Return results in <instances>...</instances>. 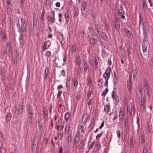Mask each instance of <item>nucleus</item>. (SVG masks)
Here are the masks:
<instances>
[{
    "label": "nucleus",
    "instance_id": "nucleus-20",
    "mask_svg": "<svg viewBox=\"0 0 153 153\" xmlns=\"http://www.w3.org/2000/svg\"><path fill=\"white\" fill-rule=\"evenodd\" d=\"M1 36L3 41L6 40L7 35L4 30L1 31Z\"/></svg>",
    "mask_w": 153,
    "mask_h": 153
},
{
    "label": "nucleus",
    "instance_id": "nucleus-13",
    "mask_svg": "<svg viewBox=\"0 0 153 153\" xmlns=\"http://www.w3.org/2000/svg\"><path fill=\"white\" fill-rule=\"evenodd\" d=\"M101 36L102 38L104 40L106 41H109V39L106 33L104 32H102L101 33Z\"/></svg>",
    "mask_w": 153,
    "mask_h": 153
},
{
    "label": "nucleus",
    "instance_id": "nucleus-44",
    "mask_svg": "<svg viewBox=\"0 0 153 153\" xmlns=\"http://www.w3.org/2000/svg\"><path fill=\"white\" fill-rule=\"evenodd\" d=\"M140 110L142 112H144L145 109V104H141Z\"/></svg>",
    "mask_w": 153,
    "mask_h": 153
},
{
    "label": "nucleus",
    "instance_id": "nucleus-12",
    "mask_svg": "<svg viewBox=\"0 0 153 153\" xmlns=\"http://www.w3.org/2000/svg\"><path fill=\"white\" fill-rule=\"evenodd\" d=\"M111 96L113 99H114L117 102H118L119 101V98L118 95H116L115 91H113L111 93Z\"/></svg>",
    "mask_w": 153,
    "mask_h": 153
},
{
    "label": "nucleus",
    "instance_id": "nucleus-58",
    "mask_svg": "<svg viewBox=\"0 0 153 153\" xmlns=\"http://www.w3.org/2000/svg\"><path fill=\"white\" fill-rule=\"evenodd\" d=\"M104 28L106 31H108V25L106 24V22H105V23Z\"/></svg>",
    "mask_w": 153,
    "mask_h": 153
},
{
    "label": "nucleus",
    "instance_id": "nucleus-51",
    "mask_svg": "<svg viewBox=\"0 0 153 153\" xmlns=\"http://www.w3.org/2000/svg\"><path fill=\"white\" fill-rule=\"evenodd\" d=\"M84 35V31L83 30H82L80 31V36L82 39L83 38V36Z\"/></svg>",
    "mask_w": 153,
    "mask_h": 153
},
{
    "label": "nucleus",
    "instance_id": "nucleus-61",
    "mask_svg": "<svg viewBox=\"0 0 153 153\" xmlns=\"http://www.w3.org/2000/svg\"><path fill=\"white\" fill-rule=\"evenodd\" d=\"M47 6H50L51 4V2L49 0H46L45 2Z\"/></svg>",
    "mask_w": 153,
    "mask_h": 153
},
{
    "label": "nucleus",
    "instance_id": "nucleus-60",
    "mask_svg": "<svg viewBox=\"0 0 153 153\" xmlns=\"http://www.w3.org/2000/svg\"><path fill=\"white\" fill-rule=\"evenodd\" d=\"M6 48L8 49L11 48L10 44L8 42L7 43L6 45Z\"/></svg>",
    "mask_w": 153,
    "mask_h": 153
},
{
    "label": "nucleus",
    "instance_id": "nucleus-62",
    "mask_svg": "<svg viewBox=\"0 0 153 153\" xmlns=\"http://www.w3.org/2000/svg\"><path fill=\"white\" fill-rule=\"evenodd\" d=\"M8 52L9 53V56H11L12 53L11 48L8 49Z\"/></svg>",
    "mask_w": 153,
    "mask_h": 153
},
{
    "label": "nucleus",
    "instance_id": "nucleus-2",
    "mask_svg": "<svg viewBox=\"0 0 153 153\" xmlns=\"http://www.w3.org/2000/svg\"><path fill=\"white\" fill-rule=\"evenodd\" d=\"M16 26L18 32L19 33L24 32L26 30L27 27V23L25 19L21 18V25L19 23L16 24Z\"/></svg>",
    "mask_w": 153,
    "mask_h": 153
},
{
    "label": "nucleus",
    "instance_id": "nucleus-39",
    "mask_svg": "<svg viewBox=\"0 0 153 153\" xmlns=\"http://www.w3.org/2000/svg\"><path fill=\"white\" fill-rule=\"evenodd\" d=\"M76 47L74 45H72L71 48V52L72 53H75L76 52Z\"/></svg>",
    "mask_w": 153,
    "mask_h": 153
},
{
    "label": "nucleus",
    "instance_id": "nucleus-23",
    "mask_svg": "<svg viewBox=\"0 0 153 153\" xmlns=\"http://www.w3.org/2000/svg\"><path fill=\"white\" fill-rule=\"evenodd\" d=\"M106 105L104 106V111L105 112H106L107 114H108L109 110H110V108L108 105Z\"/></svg>",
    "mask_w": 153,
    "mask_h": 153
},
{
    "label": "nucleus",
    "instance_id": "nucleus-29",
    "mask_svg": "<svg viewBox=\"0 0 153 153\" xmlns=\"http://www.w3.org/2000/svg\"><path fill=\"white\" fill-rule=\"evenodd\" d=\"M101 55L102 57L104 58L108 56V54L104 50H102L101 51Z\"/></svg>",
    "mask_w": 153,
    "mask_h": 153
},
{
    "label": "nucleus",
    "instance_id": "nucleus-26",
    "mask_svg": "<svg viewBox=\"0 0 153 153\" xmlns=\"http://www.w3.org/2000/svg\"><path fill=\"white\" fill-rule=\"evenodd\" d=\"M143 9L144 10H146L147 9V6L146 4V0H143Z\"/></svg>",
    "mask_w": 153,
    "mask_h": 153
},
{
    "label": "nucleus",
    "instance_id": "nucleus-32",
    "mask_svg": "<svg viewBox=\"0 0 153 153\" xmlns=\"http://www.w3.org/2000/svg\"><path fill=\"white\" fill-rule=\"evenodd\" d=\"M51 53L50 51H47L45 53V56L47 58V59H48L51 55Z\"/></svg>",
    "mask_w": 153,
    "mask_h": 153
},
{
    "label": "nucleus",
    "instance_id": "nucleus-9",
    "mask_svg": "<svg viewBox=\"0 0 153 153\" xmlns=\"http://www.w3.org/2000/svg\"><path fill=\"white\" fill-rule=\"evenodd\" d=\"M30 77V73L29 68H27V74L25 80V85L27 86L29 83V79Z\"/></svg>",
    "mask_w": 153,
    "mask_h": 153
},
{
    "label": "nucleus",
    "instance_id": "nucleus-59",
    "mask_svg": "<svg viewBox=\"0 0 153 153\" xmlns=\"http://www.w3.org/2000/svg\"><path fill=\"white\" fill-rule=\"evenodd\" d=\"M145 97H143L141 100V104H145Z\"/></svg>",
    "mask_w": 153,
    "mask_h": 153
},
{
    "label": "nucleus",
    "instance_id": "nucleus-38",
    "mask_svg": "<svg viewBox=\"0 0 153 153\" xmlns=\"http://www.w3.org/2000/svg\"><path fill=\"white\" fill-rule=\"evenodd\" d=\"M146 89L147 90V94L148 96V98L149 99L151 96L150 94H151V90L150 88H147Z\"/></svg>",
    "mask_w": 153,
    "mask_h": 153
},
{
    "label": "nucleus",
    "instance_id": "nucleus-50",
    "mask_svg": "<svg viewBox=\"0 0 153 153\" xmlns=\"http://www.w3.org/2000/svg\"><path fill=\"white\" fill-rule=\"evenodd\" d=\"M58 137L59 138L61 139L63 136V132H57Z\"/></svg>",
    "mask_w": 153,
    "mask_h": 153
},
{
    "label": "nucleus",
    "instance_id": "nucleus-19",
    "mask_svg": "<svg viewBox=\"0 0 153 153\" xmlns=\"http://www.w3.org/2000/svg\"><path fill=\"white\" fill-rule=\"evenodd\" d=\"M134 143L133 137L131 136L130 138V146L131 149L132 150L134 148Z\"/></svg>",
    "mask_w": 153,
    "mask_h": 153
},
{
    "label": "nucleus",
    "instance_id": "nucleus-15",
    "mask_svg": "<svg viewBox=\"0 0 153 153\" xmlns=\"http://www.w3.org/2000/svg\"><path fill=\"white\" fill-rule=\"evenodd\" d=\"M95 119L94 118L92 119L91 122V123L89 126H88V128H90V129L89 130V131H90L92 130L94 126H95Z\"/></svg>",
    "mask_w": 153,
    "mask_h": 153
},
{
    "label": "nucleus",
    "instance_id": "nucleus-36",
    "mask_svg": "<svg viewBox=\"0 0 153 153\" xmlns=\"http://www.w3.org/2000/svg\"><path fill=\"white\" fill-rule=\"evenodd\" d=\"M47 42H45L43 46L42 50L44 51H45L46 50L48 49Z\"/></svg>",
    "mask_w": 153,
    "mask_h": 153
},
{
    "label": "nucleus",
    "instance_id": "nucleus-64",
    "mask_svg": "<svg viewBox=\"0 0 153 153\" xmlns=\"http://www.w3.org/2000/svg\"><path fill=\"white\" fill-rule=\"evenodd\" d=\"M102 132H101L100 134L97 135L96 136V139L97 140L99 139L100 137L102 136Z\"/></svg>",
    "mask_w": 153,
    "mask_h": 153
},
{
    "label": "nucleus",
    "instance_id": "nucleus-7",
    "mask_svg": "<svg viewBox=\"0 0 153 153\" xmlns=\"http://www.w3.org/2000/svg\"><path fill=\"white\" fill-rule=\"evenodd\" d=\"M148 47V44L147 42L145 39H143V43L142 44V48L143 52L144 55L146 56L147 53V49Z\"/></svg>",
    "mask_w": 153,
    "mask_h": 153
},
{
    "label": "nucleus",
    "instance_id": "nucleus-40",
    "mask_svg": "<svg viewBox=\"0 0 153 153\" xmlns=\"http://www.w3.org/2000/svg\"><path fill=\"white\" fill-rule=\"evenodd\" d=\"M118 14L120 16H121V14H124L125 11L124 10L121 9H119L118 10Z\"/></svg>",
    "mask_w": 153,
    "mask_h": 153
},
{
    "label": "nucleus",
    "instance_id": "nucleus-47",
    "mask_svg": "<svg viewBox=\"0 0 153 153\" xmlns=\"http://www.w3.org/2000/svg\"><path fill=\"white\" fill-rule=\"evenodd\" d=\"M143 85L145 87H146V89L147 88H149L148 86L147 81L146 80H144V81Z\"/></svg>",
    "mask_w": 153,
    "mask_h": 153
},
{
    "label": "nucleus",
    "instance_id": "nucleus-8",
    "mask_svg": "<svg viewBox=\"0 0 153 153\" xmlns=\"http://www.w3.org/2000/svg\"><path fill=\"white\" fill-rule=\"evenodd\" d=\"M74 141L72 143V148L73 149L76 148L77 147V142L79 140V136L77 135V134L74 137Z\"/></svg>",
    "mask_w": 153,
    "mask_h": 153
},
{
    "label": "nucleus",
    "instance_id": "nucleus-52",
    "mask_svg": "<svg viewBox=\"0 0 153 153\" xmlns=\"http://www.w3.org/2000/svg\"><path fill=\"white\" fill-rule=\"evenodd\" d=\"M138 92L140 94H138V99H140L142 96V90H138Z\"/></svg>",
    "mask_w": 153,
    "mask_h": 153
},
{
    "label": "nucleus",
    "instance_id": "nucleus-42",
    "mask_svg": "<svg viewBox=\"0 0 153 153\" xmlns=\"http://www.w3.org/2000/svg\"><path fill=\"white\" fill-rule=\"evenodd\" d=\"M73 83L74 86L76 87L78 85V81L75 78L73 79Z\"/></svg>",
    "mask_w": 153,
    "mask_h": 153
},
{
    "label": "nucleus",
    "instance_id": "nucleus-53",
    "mask_svg": "<svg viewBox=\"0 0 153 153\" xmlns=\"http://www.w3.org/2000/svg\"><path fill=\"white\" fill-rule=\"evenodd\" d=\"M63 61L64 62H65L66 61V59L67 58V56L66 54L65 53H64L63 54Z\"/></svg>",
    "mask_w": 153,
    "mask_h": 153
},
{
    "label": "nucleus",
    "instance_id": "nucleus-46",
    "mask_svg": "<svg viewBox=\"0 0 153 153\" xmlns=\"http://www.w3.org/2000/svg\"><path fill=\"white\" fill-rule=\"evenodd\" d=\"M6 118L7 121H10L11 118V114L9 113H8L6 115Z\"/></svg>",
    "mask_w": 153,
    "mask_h": 153
},
{
    "label": "nucleus",
    "instance_id": "nucleus-48",
    "mask_svg": "<svg viewBox=\"0 0 153 153\" xmlns=\"http://www.w3.org/2000/svg\"><path fill=\"white\" fill-rule=\"evenodd\" d=\"M78 13L77 12V11L76 10H75L74 11L73 15V16L74 18H76L78 15Z\"/></svg>",
    "mask_w": 153,
    "mask_h": 153
},
{
    "label": "nucleus",
    "instance_id": "nucleus-28",
    "mask_svg": "<svg viewBox=\"0 0 153 153\" xmlns=\"http://www.w3.org/2000/svg\"><path fill=\"white\" fill-rule=\"evenodd\" d=\"M125 32L127 35L131 37H133V35L131 34V32L130 30H128L126 28H125Z\"/></svg>",
    "mask_w": 153,
    "mask_h": 153
},
{
    "label": "nucleus",
    "instance_id": "nucleus-25",
    "mask_svg": "<svg viewBox=\"0 0 153 153\" xmlns=\"http://www.w3.org/2000/svg\"><path fill=\"white\" fill-rule=\"evenodd\" d=\"M98 85L101 88L103 86V83L104 82L103 80L102 79L99 78L98 79Z\"/></svg>",
    "mask_w": 153,
    "mask_h": 153
},
{
    "label": "nucleus",
    "instance_id": "nucleus-24",
    "mask_svg": "<svg viewBox=\"0 0 153 153\" xmlns=\"http://www.w3.org/2000/svg\"><path fill=\"white\" fill-rule=\"evenodd\" d=\"M64 16L65 17L66 22L67 23L70 20V16L68 12H65L64 13Z\"/></svg>",
    "mask_w": 153,
    "mask_h": 153
},
{
    "label": "nucleus",
    "instance_id": "nucleus-27",
    "mask_svg": "<svg viewBox=\"0 0 153 153\" xmlns=\"http://www.w3.org/2000/svg\"><path fill=\"white\" fill-rule=\"evenodd\" d=\"M90 43L93 46L96 44V40L93 37H91L90 38Z\"/></svg>",
    "mask_w": 153,
    "mask_h": 153
},
{
    "label": "nucleus",
    "instance_id": "nucleus-56",
    "mask_svg": "<svg viewBox=\"0 0 153 153\" xmlns=\"http://www.w3.org/2000/svg\"><path fill=\"white\" fill-rule=\"evenodd\" d=\"M116 133L117 134V136L120 139V130H117L116 131Z\"/></svg>",
    "mask_w": 153,
    "mask_h": 153
},
{
    "label": "nucleus",
    "instance_id": "nucleus-14",
    "mask_svg": "<svg viewBox=\"0 0 153 153\" xmlns=\"http://www.w3.org/2000/svg\"><path fill=\"white\" fill-rule=\"evenodd\" d=\"M49 68L48 67H46L44 70V79L46 80L48 77V75L49 73Z\"/></svg>",
    "mask_w": 153,
    "mask_h": 153
},
{
    "label": "nucleus",
    "instance_id": "nucleus-55",
    "mask_svg": "<svg viewBox=\"0 0 153 153\" xmlns=\"http://www.w3.org/2000/svg\"><path fill=\"white\" fill-rule=\"evenodd\" d=\"M23 105H21V106L20 108H19L18 109V111L19 112H20L21 113H22L23 112Z\"/></svg>",
    "mask_w": 153,
    "mask_h": 153
},
{
    "label": "nucleus",
    "instance_id": "nucleus-33",
    "mask_svg": "<svg viewBox=\"0 0 153 153\" xmlns=\"http://www.w3.org/2000/svg\"><path fill=\"white\" fill-rule=\"evenodd\" d=\"M0 75L1 76V78L2 79L5 78V74L3 71V70L2 68L0 69Z\"/></svg>",
    "mask_w": 153,
    "mask_h": 153
},
{
    "label": "nucleus",
    "instance_id": "nucleus-3",
    "mask_svg": "<svg viewBox=\"0 0 153 153\" xmlns=\"http://www.w3.org/2000/svg\"><path fill=\"white\" fill-rule=\"evenodd\" d=\"M125 110L124 108L121 107L120 109L119 117V123L122 124L123 122V119L125 116Z\"/></svg>",
    "mask_w": 153,
    "mask_h": 153
},
{
    "label": "nucleus",
    "instance_id": "nucleus-11",
    "mask_svg": "<svg viewBox=\"0 0 153 153\" xmlns=\"http://www.w3.org/2000/svg\"><path fill=\"white\" fill-rule=\"evenodd\" d=\"M114 26L117 30H118L120 28V22L117 19H115L114 22Z\"/></svg>",
    "mask_w": 153,
    "mask_h": 153
},
{
    "label": "nucleus",
    "instance_id": "nucleus-18",
    "mask_svg": "<svg viewBox=\"0 0 153 153\" xmlns=\"http://www.w3.org/2000/svg\"><path fill=\"white\" fill-rule=\"evenodd\" d=\"M143 34L144 37H145L147 33V31H146V27L145 25V22H143Z\"/></svg>",
    "mask_w": 153,
    "mask_h": 153
},
{
    "label": "nucleus",
    "instance_id": "nucleus-6",
    "mask_svg": "<svg viewBox=\"0 0 153 153\" xmlns=\"http://www.w3.org/2000/svg\"><path fill=\"white\" fill-rule=\"evenodd\" d=\"M51 16H48L46 18L48 21L52 24H53L55 21V11L51 10L50 12Z\"/></svg>",
    "mask_w": 153,
    "mask_h": 153
},
{
    "label": "nucleus",
    "instance_id": "nucleus-54",
    "mask_svg": "<svg viewBox=\"0 0 153 153\" xmlns=\"http://www.w3.org/2000/svg\"><path fill=\"white\" fill-rule=\"evenodd\" d=\"M132 112H133V115H134L135 113L134 108L133 106H131V113H132Z\"/></svg>",
    "mask_w": 153,
    "mask_h": 153
},
{
    "label": "nucleus",
    "instance_id": "nucleus-41",
    "mask_svg": "<svg viewBox=\"0 0 153 153\" xmlns=\"http://www.w3.org/2000/svg\"><path fill=\"white\" fill-rule=\"evenodd\" d=\"M44 11H42V13L41 16L40 17V21L41 23H43L44 21Z\"/></svg>",
    "mask_w": 153,
    "mask_h": 153
},
{
    "label": "nucleus",
    "instance_id": "nucleus-34",
    "mask_svg": "<svg viewBox=\"0 0 153 153\" xmlns=\"http://www.w3.org/2000/svg\"><path fill=\"white\" fill-rule=\"evenodd\" d=\"M70 124H67L65 128V133H68L70 130Z\"/></svg>",
    "mask_w": 153,
    "mask_h": 153
},
{
    "label": "nucleus",
    "instance_id": "nucleus-4",
    "mask_svg": "<svg viewBox=\"0 0 153 153\" xmlns=\"http://www.w3.org/2000/svg\"><path fill=\"white\" fill-rule=\"evenodd\" d=\"M141 136V143L142 145H144V146L143 148V153H148V148L145 145L144 140L145 137L144 136V134L143 133H140Z\"/></svg>",
    "mask_w": 153,
    "mask_h": 153
},
{
    "label": "nucleus",
    "instance_id": "nucleus-49",
    "mask_svg": "<svg viewBox=\"0 0 153 153\" xmlns=\"http://www.w3.org/2000/svg\"><path fill=\"white\" fill-rule=\"evenodd\" d=\"M58 16L59 17V21L60 24H61L62 22V15L61 13H59L58 14Z\"/></svg>",
    "mask_w": 153,
    "mask_h": 153
},
{
    "label": "nucleus",
    "instance_id": "nucleus-57",
    "mask_svg": "<svg viewBox=\"0 0 153 153\" xmlns=\"http://www.w3.org/2000/svg\"><path fill=\"white\" fill-rule=\"evenodd\" d=\"M11 7V5H7L6 7V9L7 11V13L8 12H10V7Z\"/></svg>",
    "mask_w": 153,
    "mask_h": 153
},
{
    "label": "nucleus",
    "instance_id": "nucleus-21",
    "mask_svg": "<svg viewBox=\"0 0 153 153\" xmlns=\"http://www.w3.org/2000/svg\"><path fill=\"white\" fill-rule=\"evenodd\" d=\"M70 114L68 112L65 113L64 115V120L65 121L68 122L71 117Z\"/></svg>",
    "mask_w": 153,
    "mask_h": 153
},
{
    "label": "nucleus",
    "instance_id": "nucleus-45",
    "mask_svg": "<svg viewBox=\"0 0 153 153\" xmlns=\"http://www.w3.org/2000/svg\"><path fill=\"white\" fill-rule=\"evenodd\" d=\"M124 126L126 127H127L128 126V119H125L124 120Z\"/></svg>",
    "mask_w": 153,
    "mask_h": 153
},
{
    "label": "nucleus",
    "instance_id": "nucleus-1",
    "mask_svg": "<svg viewBox=\"0 0 153 153\" xmlns=\"http://www.w3.org/2000/svg\"><path fill=\"white\" fill-rule=\"evenodd\" d=\"M111 71V68L110 67H108L106 69L105 73L103 74V78L105 79L104 85L105 87H107L105 90L102 92V95L104 97H105L108 91V80L110 76Z\"/></svg>",
    "mask_w": 153,
    "mask_h": 153
},
{
    "label": "nucleus",
    "instance_id": "nucleus-37",
    "mask_svg": "<svg viewBox=\"0 0 153 153\" xmlns=\"http://www.w3.org/2000/svg\"><path fill=\"white\" fill-rule=\"evenodd\" d=\"M72 140L71 133H68L67 137V141L69 143L71 142Z\"/></svg>",
    "mask_w": 153,
    "mask_h": 153
},
{
    "label": "nucleus",
    "instance_id": "nucleus-35",
    "mask_svg": "<svg viewBox=\"0 0 153 153\" xmlns=\"http://www.w3.org/2000/svg\"><path fill=\"white\" fill-rule=\"evenodd\" d=\"M127 88L129 93L131 92L132 88L131 83L127 82Z\"/></svg>",
    "mask_w": 153,
    "mask_h": 153
},
{
    "label": "nucleus",
    "instance_id": "nucleus-22",
    "mask_svg": "<svg viewBox=\"0 0 153 153\" xmlns=\"http://www.w3.org/2000/svg\"><path fill=\"white\" fill-rule=\"evenodd\" d=\"M20 33V35L19 37V41L20 43V46H21V47H22V45L23 44V42L22 41V39L23 37V33Z\"/></svg>",
    "mask_w": 153,
    "mask_h": 153
},
{
    "label": "nucleus",
    "instance_id": "nucleus-63",
    "mask_svg": "<svg viewBox=\"0 0 153 153\" xmlns=\"http://www.w3.org/2000/svg\"><path fill=\"white\" fill-rule=\"evenodd\" d=\"M85 142L84 140H81L80 142V144L82 146H85Z\"/></svg>",
    "mask_w": 153,
    "mask_h": 153
},
{
    "label": "nucleus",
    "instance_id": "nucleus-5",
    "mask_svg": "<svg viewBox=\"0 0 153 153\" xmlns=\"http://www.w3.org/2000/svg\"><path fill=\"white\" fill-rule=\"evenodd\" d=\"M94 27L95 30L97 31V33L94 32L93 30L91 27H89L88 28V29L89 31L91 32V34L93 36H97V38L99 37L100 38V35H99L98 36V34L99 33V25H98L95 24L94 25Z\"/></svg>",
    "mask_w": 153,
    "mask_h": 153
},
{
    "label": "nucleus",
    "instance_id": "nucleus-43",
    "mask_svg": "<svg viewBox=\"0 0 153 153\" xmlns=\"http://www.w3.org/2000/svg\"><path fill=\"white\" fill-rule=\"evenodd\" d=\"M61 76H62L65 77V72L64 70L63 69L61 71V74L59 76V77L61 76Z\"/></svg>",
    "mask_w": 153,
    "mask_h": 153
},
{
    "label": "nucleus",
    "instance_id": "nucleus-10",
    "mask_svg": "<svg viewBox=\"0 0 153 153\" xmlns=\"http://www.w3.org/2000/svg\"><path fill=\"white\" fill-rule=\"evenodd\" d=\"M37 18L36 14L34 13L33 15V29L37 28Z\"/></svg>",
    "mask_w": 153,
    "mask_h": 153
},
{
    "label": "nucleus",
    "instance_id": "nucleus-31",
    "mask_svg": "<svg viewBox=\"0 0 153 153\" xmlns=\"http://www.w3.org/2000/svg\"><path fill=\"white\" fill-rule=\"evenodd\" d=\"M76 61L77 65L79 66H80L81 64V59L80 57L79 56L76 57Z\"/></svg>",
    "mask_w": 153,
    "mask_h": 153
},
{
    "label": "nucleus",
    "instance_id": "nucleus-16",
    "mask_svg": "<svg viewBox=\"0 0 153 153\" xmlns=\"http://www.w3.org/2000/svg\"><path fill=\"white\" fill-rule=\"evenodd\" d=\"M70 78H68L67 79L66 82V87L67 88V90L68 91H71V89L70 86Z\"/></svg>",
    "mask_w": 153,
    "mask_h": 153
},
{
    "label": "nucleus",
    "instance_id": "nucleus-17",
    "mask_svg": "<svg viewBox=\"0 0 153 153\" xmlns=\"http://www.w3.org/2000/svg\"><path fill=\"white\" fill-rule=\"evenodd\" d=\"M83 66L84 71L85 72L87 71L88 69L89 65L88 63L85 61L83 62Z\"/></svg>",
    "mask_w": 153,
    "mask_h": 153
},
{
    "label": "nucleus",
    "instance_id": "nucleus-30",
    "mask_svg": "<svg viewBox=\"0 0 153 153\" xmlns=\"http://www.w3.org/2000/svg\"><path fill=\"white\" fill-rule=\"evenodd\" d=\"M87 8V6L86 3L85 2H83L81 3V10L85 11Z\"/></svg>",
    "mask_w": 153,
    "mask_h": 153
}]
</instances>
